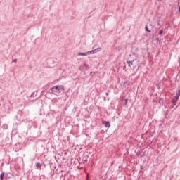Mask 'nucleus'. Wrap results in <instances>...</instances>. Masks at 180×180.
Masks as SVG:
<instances>
[{"instance_id": "f03ea898", "label": "nucleus", "mask_w": 180, "mask_h": 180, "mask_svg": "<svg viewBox=\"0 0 180 180\" xmlns=\"http://www.w3.org/2000/svg\"><path fill=\"white\" fill-rule=\"evenodd\" d=\"M127 63L128 64V67L130 68V70H134L137 65H139V61L136 59H134L132 60H127Z\"/></svg>"}, {"instance_id": "423d86ee", "label": "nucleus", "mask_w": 180, "mask_h": 180, "mask_svg": "<svg viewBox=\"0 0 180 180\" xmlns=\"http://www.w3.org/2000/svg\"><path fill=\"white\" fill-rule=\"evenodd\" d=\"M4 176H5V172H1L0 174V180H4Z\"/></svg>"}, {"instance_id": "9b49d317", "label": "nucleus", "mask_w": 180, "mask_h": 180, "mask_svg": "<svg viewBox=\"0 0 180 180\" xmlns=\"http://www.w3.org/2000/svg\"><path fill=\"white\" fill-rule=\"evenodd\" d=\"M84 67H85V68L89 69V65H88L86 63H84Z\"/></svg>"}, {"instance_id": "0eeeda50", "label": "nucleus", "mask_w": 180, "mask_h": 180, "mask_svg": "<svg viewBox=\"0 0 180 180\" xmlns=\"http://www.w3.org/2000/svg\"><path fill=\"white\" fill-rule=\"evenodd\" d=\"M176 102H178V100L173 99L172 101V106H175L176 105Z\"/></svg>"}, {"instance_id": "f257e3e1", "label": "nucleus", "mask_w": 180, "mask_h": 180, "mask_svg": "<svg viewBox=\"0 0 180 180\" xmlns=\"http://www.w3.org/2000/svg\"><path fill=\"white\" fill-rule=\"evenodd\" d=\"M50 91V94H53V95L58 96L60 94H63V92H64L65 88L63 85H56L51 88Z\"/></svg>"}, {"instance_id": "1a4fd4ad", "label": "nucleus", "mask_w": 180, "mask_h": 180, "mask_svg": "<svg viewBox=\"0 0 180 180\" xmlns=\"http://www.w3.org/2000/svg\"><path fill=\"white\" fill-rule=\"evenodd\" d=\"M145 30L146 32H148L149 33H151V30H148V27L147 25H146L145 27Z\"/></svg>"}, {"instance_id": "9d476101", "label": "nucleus", "mask_w": 180, "mask_h": 180, "mask_svg": "<svg viewBox=\"0 0 180 180\" xmlns=\"http://www.w3.org/2000/svg\"><path fill=\"white\" fill-rule=\"evenodd\" d=\"M163 33H164V30H160V32H159L160 36H162Z\"/></svg>"}, {"instance_id": "ddd939ff", "label": "nucleus", "mask_w": 180, "mask_h": 180, "mask_svg": "<svg viewBox=\"0 0 180 180\" xmlns=\"http://www.w3.org/2000/svg\"><path fill=\"white\" fill-rule=\"evenodd\" d=\"M127 101H128V99H127V98L124 100V106L127 107Z\"/></svg>"}, {"instance_id": "39448f33", "label": "nucleus", "mask_w": 180, "mask_h": 180, "mask_svg": "<svg viewBox=\"0 0 180 180\" xmlns=\"http://www.w3.org/2000/svg\"><path fill=\"white\" fill-rule=\"evenodd\" d=\"M77 56H88V52H79Z\"/></svg>"}, {"instance_id": "2eb2a0df", "label": "nucleus", "mask_w": 180, "mask_h": 180, "mask_svg": "<svg viewBox=\"0 0 180 180\" xmlns=\"http://www.w3.org/2000/svg\"><path fill=\"white\" fill-rule=\"evenodd\" d=\"M174 98H175L174 99H175L176 101H178V99H179V97L178 96H175Z\"/></svg>"}, {"instance_id": "7ed1b4c3", "label": "nucleus", "mask_w": 180, "mask_h": 180, "mask_svg": "<svg viewBox=\"0 0 180 180\" xmlns=\"http://www.w3.org/2000/svg\"><path fill=\"white\" fill-rule=\"evenodd\" d=\"M101 50H102V48L99 47V48L95 49L94 50L89 51H87L88 56H89L90 54H96V53H99Z\"/></svg>"}, {"instance_id": "f8f14e48", "label": "nucleus", "mask_w": 180, "mask_h": 180, "mask_svg": "<svg viewBox=\"0 0 180 180\" xmlns=\"http://www.w3.org/2000/svg\"><path fill=\"white\" fill-rule=\"evenodd\" d=\"M176 96H180V90H178V91L176 93Z\"/></svg>"}, {"instance_id": "6ab92c4d", "label": "nucleus", "mask_w": 180, "mask_h": 180, "mask_svg": "<svg viewBox=\"0 0 180 180\" xmlns=\"http://www.w3.org/2000/svg\"><path fill=\"white\" fill-rule=\"evenodd\" d=\"M125 69H126V66L124 67V70H125Z\"/></svg>"}, {"instance_id": "20e7f679", "label": "nucleus", "mask_w": 180, "mask_h": 180, "mask_svg": "<svg viewBox=\"0 0 180 180\" xmlns=\"http://www.w3.org/2000/svg\"><path fill=\"white\" fill-rule=\"evenodd\" d=\"M103 124H104V126L106 127H109L110 126V123L108 121H103Z\"/></svg>"}, {"instance_id": "4468645a", "label": "nucleus", "mask_w": 180, "mask_h": 180, "mask_svg": "<svg viewBox=\"0 0 180 180\" xmlns=\"http://www.w3.org/2000/svg\"><path fill=\"white\" fill-rule=\"evenodd\" d=\"M88 162V160H82V164H86Z\"/></svg>"}, {"instance_id": "dca6fc26", "label": "nucleus", "mask_w": 180, "mask_h": 180, "mask_svg": "<svg viewBox=\"0 0 180 180\" xmlns=\"http://www.w3.org/2000/svg\"><path fill=\"white\" fill-rule=\"evenodd\" d=\"M17 61H18V59H14V60H13V63H17Z\"/></svg>"}, {"instance_id": "6e6552de", "label": "nucleus", "mask_w": 180, "mask_h": 180, "mask_svg": "<svg viewBox=\"0 0 180 180\" xmlns=\"http://www.w3.org/2000/svg\"><path fill=\"white\" fill-rule=\"evenodd\" d=\"M36 167H37V168H41V163H40V162L37 163Z\"/></svg>"}, {"instance_id": "a211bd4d", "label": "nucleus", "mask_w": 180, "mask_h": 180, "mask_svg": "<svg viewBox=\"0 0 180 180\" xmlns=\"http://www.w3.org/2000/svg\"><path fill=\"white\" fill-rule=\"evenodd\" d=\"M105 95L108 96V95H109V93H105Z\"/></svg>"}, {"instance_id": "f3484780", "label": "nucleus", "mask_w": 180, "mask_h": 180, "mask_svg": "<svg viewBox=\"0 0 180 180\" xmlns=\"http://www.w3.org/2000/svg\"><path fill=\"white\" fill-rule=\"evenodd\" d=\"M178 7H179V12H180V3L179 4H178Z\"/></svg>"}]
</instances>
